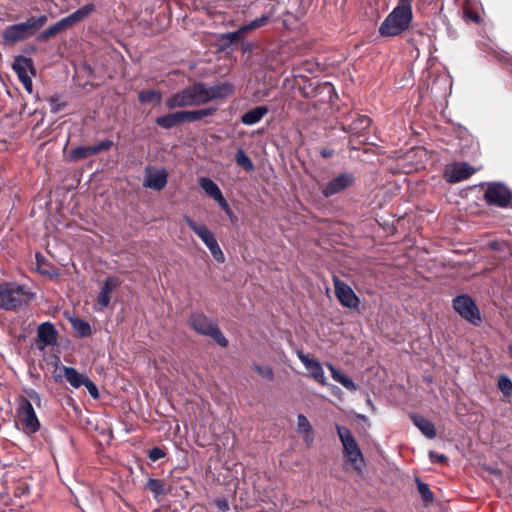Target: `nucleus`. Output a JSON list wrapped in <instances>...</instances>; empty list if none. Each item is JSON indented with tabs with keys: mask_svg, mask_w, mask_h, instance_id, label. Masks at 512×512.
Returning <instances> with one entry per match:
<instances>
[{
	"mask_svg": "<svg viewBox=\"0 0 512 512\" xmlns=\"http://www.w3.org/2000/svg\"><path fill=\"white\" fill-rule=\"evenodd\" d=\"M146 488L151 491L154 496H159L166 493L165 482L162 479L149 478L146 483Z\"/></svg>",
	"mask_w": 512,
	"mask_h": 512,
	"instance_id": "nucleus-34",
	"label": "nucleus"
},
{
	"mask_svg": "<svg viewBox=\"0 0 512 512\" xmlns=\"http://www.w3.org/2000/svg\"><path fill=\"white\" fill-rule=\"evenodd\" d=\"M51 111L57 113L61 110L62 104L58 103L56 99L50 100Z\"/></svg>",
	"mask_w": 512,
	"mask_h": 512,
	"instance_id": "nucleus-49",
	"label": "nucleus"
},
{
	"mask_svg": "<svg viewBox=\"0 0 512 512\" xmlns=\"http://www.w3.org/2000/svg\"><path fill=\"white\" fill-rule=\"evenodd\" d=\"M454 310L469 323L478 326L482 317L475 301L467 294L456 296L452 301Z\"/></svg>",
	"mask_w": 512,
	"mask_h": 512,
	"instance_id": "nucleus-8",
	"label": "nucleus"
},
{
	"mask_svg": "<svg viewBox=\"0 0 512 512\" xmlns=\"http://www.w3.org/2000/svg\"><path fill=\"white\" fill-rule=\"evenodd\" d=\"M61 371H63V376L65 377L66 381L73 387V388H79L84 383V380L87 376L84 374L79 373L75 368L68 367V366H62Z\"/></svg>",
	"mask_w": 512,
	"mask_h": 512,
	"instance_id": "nucleus-27",
	"label": "nucleus"
},
{
	"mask_svg": "<svg viewBox=\"0 0 512 512\" xmlns=\"http://www.w3.org/2000/svg\"><path fill=\"white\" fill-rule=\"evenodd\" d=\"M201 189L211 198H213L222 208H228V203L218 185L208 177H201L198 180Z\"/></svg>",
	"mask_w": 512,
	"mask_h": 512,
	"instance_id": "nucleus-20",
	"label": "nucleus"
},
{
	"mask_svg": "<svg viewBox=\"0 0 512 512\" xmlns=\"http://www.w3.org/2000/svg\"><path fill=\"white\" fill-rule=\"evenodd\" d=\"M156 124L164 129H171L177 126L180 123H184L183 116L181 111L169 113L160 117H157L155 120Z\"/></svg>",
	"mask_w": 512,
	"mask_h": 512,
	"instance_id": "nucleus-25",
	"label": "nucleus"
},
{
	"mask_svg": "<svg viewBox=\"0 0 512 512\" xmlns=\"http://www.w3.org/2000/svg\"><path fill=\"white\" fill-rule=\"evenodd\" d=\"M13 70L19 79L32 76L34 74L33 62L25 56H17L13 63Z\"/></svg>",
	"mask_w": 512,
	"mask_h": 512,
	"instance_id": "nucleus-22",
	"label": "nucleus"
},
{
	"mask_svg": "<svg viewBox=\"0 0 512 512\" xmlns=\"http://www.w3.org/2000/svg\"><path fill=\"white\" fill-rule=\"evenodd\" d=\"M213 504L222 512H227L230 509L229 502L225 497H219L214 499Z\"/></svg>",
	"mask_w": 512,
	"mask_h": 512,
	"instance_id": "nucleus-43",
	"label": "nucleus"
},
{
	"mask_svg": "<svg viewBox=\"0 0 512 512\" xmlns=\"http://www.w3.org/2000/svg\"><path fill=\"white\" fill-rule=\"evenodd\" d=\"M35 259H36L37 270L41 274L48 275V276L56 275V273L54 272L52 267H50L46 264V259L41 253H39V252L36 253Z\"/></svg>",
	"mask_w": 512,
	"mask_h": 512,
	"instance_id": "nucleus-35",
	"label": "nucleus"
},
{
	"mask_svg": "<svg viewBox=\"0 0 512 512\" xmlns=\"http://www.w3.org/2000/svg\"><path fill=\"white\" fill-rule=\"evenodd\" d=\"M398 1H399V4L407 6V5H411V2L413 0H398Z\"/></svg>",
	"mask_w": 512,
	"mask_h": 512,
	"instance_id": "nucleus-53",
	"label": "nucleus"
},
{
	"mask_svg": "<svg viewBox=\"0 0 512 512\" xmlns=\"http://www.w3.org/2000/svg\"><path fill=\"white\" fill-rule=\"evenodd\" d=\"M19 80L22 82V84L24 85L25 89L29 93H31L32 92V86H33L31 76L24 77V78H21Z\"/></svg>",
	"mask_w": 512,
	"mask_h": 512,
	"instance_id": "nucleus-48",
	"label": "nucleus"
},
{
	"mask_svg": "<svg viewBox=\"0 0 512 512\" xmlns=\"http://www.w3.org/2000/svg\"><path fill=\"white\" fill-rule=\"evenodd\" d=\"M95 10V5L92 3L85 4L80 7L67 17H64L63 20L66 23L67 27H72L75 24L85 20L93 11Z\"/></svg>",
	"mask_w": 512,
	"mask_h": 512,
	"instance_id": "nucleus-21",
	"label": "nucleus"
},
{
	"mask_svg": "<svg viewBox=\"0 0 512 512\" xmlns=\"http://www.w3.org/2000/svg\"><path fill=\"white\" fill-rule=\"evenodd\" d=\"M465 16L467 19H469L475 23L480 22V16L476 12H473V11L467 9V10H465Z\"/></svg>",
	"mask_w": 512,
	"mask_h": 512,
	"instance_id": "nucleus-46",
	"label": "nucleus"
},
{
	"mask_svg": "<svg viewBox=\"0 0 512 512\" xmlns=\"http://www.w3.org/2000/svg\"><path fill=\"white\" fill-rule=\"evenodd\" d=\"M498 388L507 397L512 395V380L506 375H500L498 378Z\"/></svg>",
	"mask_w": 512,
	"mask_h": 512,
	"instance_id": "nucleus-36",
	"label": "nucleus"
},
{
	"mask_svg": "<svg viewBox=\"0 0 512 512\" xmlns=\"http://www.w3.org/2000/svg\"><path fill=\"white\" fill-rule=\"evenodd\" d=\"M414 425L424 434L427 438L433 439L436 437V429L434 424L419 414L411 415Z\"/></svg>",
	"mask_w": 512,
	"mask_h": 512,
	"instance_id": "nucleus-23",
	"label": "nucleus"
},
{
	"mask_svg": "<svg viewBox=\"0 0 512 512\" xmlns=\"http://www.w3.org/2000/svg\"><path fill=\"white\" fill-rule=\"evenodd\" d=\"M333 284L335 295L343 307L349 309L359 308L360 299L347 283L337 277H334Z\"/></svg>",
	"mask_w": 512,
	"mask_h": 512,
	"instance_id": "nucleus-11",
	"label": "nucleus"
},
{
	"mask_svg": "<svg viewBox=\"0 0 512 512\" xmlns=\"http://www.w3.org/2000/svg\"><path fill=\"white\" fill-rule=\"evenodd\" d=\"M197 236L204 242L209 249L212 257L218 263L225 261V256L220 248L214 234L208 229V226H190Z\"/></svg>",
	"mask_w": 512,
	"mask_h": 512,
	"instance_id": "nucleus-12",
	"label": "nucleus"
},
{
	"mask_svg": "<svg viewBox=\"0 0 512 512\" xmlns=\"http://www.w3.org/2000/svg\"><path fill=\"white\" fill-rule=\"evenodd\" d=\"M297 425L300 433L310 432L313 429L307 417L303 414L297 416Z\"/></svg>",
	"mask_w": 512,
	"mask_h": 512,
	"instance_id": "nucleus-40",
	"label": "nucleus"
},
{
	"mask_svg": "<svg viewBox=\"0 0 512 512\" xmlns=\"http://www.w3.org/2000/svg\"><path fill=\"white\" fill-rule=\"evenodd\" d=\"M57 339L58 332L51 322H44L38 326L36 345L39 349L55 345Z\"/></svg>",
	"mask_w": 512,
	"mask_h": 512,
	"instance_id": "nucleus-16",
	"label": "nucleus"
},
{
	"mask_svg": "<svg viewBox=\"0 0 512 512\" xmlns=\"http://www.w3.org/2000/svg\"><path fill=\"white\" fill-rule=\"evenodd\" d=\"M322 155H323L324 157H329V156H331V155H332V152H331V151H327V150H323V151H322Z\"/></svg>",
	"mask_w": 512,
	"mask_h": 512,
	"instance_id": "nucleus-54",
	"label": "nucleus"
},
{
	"mask_svg": "<svg viewBox=\"0 0 512 512\" xmlns=\"http://www.w3.org/2000/svg\"><path fill=\"white\" fill-rule=\"evenodd\" d=\"M252 369L257 373L259 374L262 378L266 379V380H273L274 379V372H273V369L272 367L270 366H260L258 364H254L252 366Z\"/></svg>",
	"mask_w": 512,
	"mask_h": 512,
	"instance_id": "nucleus-38",
	"label": "nucleus"
},
{
	"mask_svg": "<svg viewBox=\"0 0 512 512\" xmlns=\"http://www.w3.org/2000/svg\"><path fill=\"white\" fill-rule=\"evenodd\" d=\"M202 105L212 100L226 98L234 91L232 83L225 81L212 86L199 82Z\"/></svg>",
	"mask_w": 512,
	"mask_h": 512,
	"instance_id": "nucleus-10",
	"label": "nucleus"
},
{
	"mask_svg": "<svg viewBox=\"0 0 512 512\" xmlns=\"http://www.w3.org/2000/svg\"><path fill=\"white\" fill-rule=\"evenodd\" d=\"M67 28L68 27H67L66 23L64 22V20L62 18L59 21H57L56 23H54L51 26H49L43 32H41L38 35V40L39 41H46V40L52 38L53 36H55L56 34H58L59 32L67 29Z\"/></svg>",
	"mask_w": 512,
	"mask_h": 512,
	"instance_id": "nucleus-29",
	"label": "nucleus"
},
{
	"mask_svg": "<svg viewBox=\"0 0 512 512\" xmlns=\"http://www.w3.org/2000/svg\"><path fill=\"white\" fill-rule=\"evenodd\" d=\"M70 323L72 328L76 331L77 335L81 338L89 337L92 334V329L90 324L80 318L73 317L70 318Z\"/></svg>",
	"mask_w": 512,
	"mask_h": 512,
	"instance_id": "nucleus-30",
	"label": "nucleus"
},
{
	"mask_svg": "<svg viewBox=\"0 0 512 512\" xmlns=\"http://www.w3.org/2000/svg\"><path fill=\"white\" fill-rule=\"evenodd\" d=\"M268 111L266 106H257L244 113L241 116V122L247 126L257 124L267 115Z\"/></svg>",
	"mask_w": 512,
	"mask_h": 512,
	"instance_id": "nucleus-24",
	"label": "nucleus"
},
{
	"mask_svg": "<svg viewBox=\"0 0 512 512\" xmlns=\"http://www.w3.org/2000/svg\"><path fill=\"white\" fill-rule=\"evenodd\" d=\"M429 458L432 462L438 464H445L448 462V458L444 454H438L435 451L429 452Z\"/></svg>",
	"mask_w": 512,
	"mask_h": 512,
	"instance_id": "nucleus-44",
	"label": "nucleus"
},
{
	"mask_svg": "<svg viewBox=\"0 0 512 512\" xmlns=\"http://www.w3.org/2000/svg\"><path fill=\"white\" fill-rule=\"evenodd\" d=\"M28 396H29V397H30V398H31V399H32V400H33L37 405H39V404H40V400H41V399H40L39 394H38L36 391H34V390H30V391L28 392Z\"/></svg>",
	"mask_w": 512,
	"mask_h": 512,
	"instance_id": "nucleus-50",
	"label": "nucleus"
},
{
	"mask_svg": "<svg viewBox=\"0 0 512 512\" xmlns=\"http://www.w3.org/2000/svg\"><path fill=\"white\" fill-rule=\"evenodd\" d=\"M216 109L214 108H205L201 110H195V111H181L183 116L184 122H195L199 121L205 117L211 116L214 114Z\"/></svg>",
	"mask_w": 512,
	"mask_h": 512,
	"instance_id": "nucleus-28",
	"label": "nucleus"
},
{
	"mask_svg": "<svg viewBox=\"0 0 512 512\" xmlns=\"http://www.w3.org/2000/svg\"><path fill=\"white\" fill-rule=\"evenodd\" d=\"M245 33H246L245 31H241V27H240L237 31L223 34L221 36V39L224 40L227 44H232V43L238 41L239 39H241L242 35Z\"/></svg>",
	"mask_w": 512,
	"mask_h": 512,
	"instance_id": "nucleus-39",
	"label": "nucleus"
},
{
	"mask_svg": "<svg viewBox=\"0 0 512 512\" xmlns=\"http://www.w3.org/2000/svg\"><path fill=\"white\" fill-rule=\"evenodd\" d=\"M236 163L246 171H253L254 164L242 148H238L235 154Z\"/></svg>",
	"mask_w": 512,
	"mask_h": 512,
	"instance_id": "nucleus-33",
	"label": "nucleus"
},
{
	"mask_svg": "<svg viewBox=\"0 0 512 512\" xmlns=\"http://www.w3.org/2000/svg\"><path fill=\"white\" fill-rule=\"evenodd\" d=\"M268 20H269V16L262 15L256 19H254L253 21H251L249 24L243 25L241 27V31H245L247 33L254 29L260 28L263 25H265L268 22Z\"/></svg>",
	"mask_w": 512,
	"mask_h": 512,
	"instance_id": "nucleus-37",
	"label": "nucleus"
},
{
	"mask_svg": "<svg viewBox=\"0 0 512 512\" xmlns=\"http://www.w3.org/2000/svg\"><path fill=\"white\" fill-rule=\"evenodd\" d=\"M412 6L398 4L379 27L382 36L394 37L407 30L412 22Z\"/></svg>",
	"mask_w": 512,
	"mask_h": 512,
	"instance_id": "nucleus-1",
	"label": "nucleus"
},
{
	"mask_svg": "<svg viewBox=\"0 0 512 512\" xmlns=\"http://www.w3.org/2000/svg\"><path fill=\"white\" fill-rule=\"evenodd\" d=\"M165 456H166V452L160 447H153L148 452V458L153 462H156V461L164 458Z\"/></svg>",
	"mask_w": 512,
	"mask_h": 512,
	"instance_id": "nucleus-42",
	"label": "nucleus"
},
{
	"mask_svg": "<svg viewBox=\"0 0 512 512\" xmlns=\"http://www.w3.org/2000/svg\"><path fill=\"white\" fill-rule=\"evenodd\" d=\"M190 327L198 334L211 337L218 345L226 348L228 339L224 336L218 325L203 313H192L188 319Z\"/></svg>",
	"mask_w": 512,
	"mask_h": 512,
	"instance_id": "nucleus-4",
	"label": "nucleus"
},
{
	"mask_svg": "<svg viewBox=\"0 0 512 512\" xmlns=\"http://www.w3.org/2000/svg\"><path fill=\"white\" fill-rule=\"evenodd\" d=\"M336 430L347 461L353 465L355 471L361 473L364 466V456L352 432L347 427L338 424Z\"/></svg>",
	"mask_w": 512,
	"mask_h": 512,
	"instance_id": "nucleus-5",
	"label": "nucleus"
},
{
	"mask_svg": "<svg viewBox=\"0 0 512 512\" xmlns=\"http://www.w3.org/2000/svg\"><path fill=\"white\" fill-rule=\"evenodd\" d=\"M168 181V172L165 168L147 166L144 171L143 186L155 191L162 190Z\"/></svg>",
	"mask_w": 512,
	"mask_h": 512,
	"instance_id": "nucleus-14",
	"label": "nucleus"
},
{
	"mask_svg": "<svg viewBox=\"0 0 512 512\" xmlns=\"http://www.w3.org/2000/svg\"><path fill=\"white\" fill-rule=\"evenodd\" d=\"M303 441L307 446H311L314 441L313 429L310 432H303Z\"/></svg>",
	"mask_w": 512,
	"mask_h": 512,
	"instance_id": "nucleus-45",
	"label": "nucleus"
},
{
	"mask_svg": "<svg viewBox=\"0 0 512 512\" xmlns=\"http://www.w3.org/2000/svg\"><path fill=\"white\" fill-rule=\"evenodd\" d=\"M138 99L142 104L155 103L160 104L162 100V95L159 91L150 89V90H142L138 94Z\"/></svg>",
	"mask_w": 512,
	"mask_h": 512,
	"instance_id": "nucleus-31",
	"label": "nucleus"
},
{
	"mask_svg": "<svg viewBox=\"0 0 512 512\" xmlns=\"http://www.w3.org/2000/svg\"><path fill=\"white\" fill-rule=\"evenodd\" d=\"M297 356L299 360L304 364V366L310 371L311 376L321 385H326V377L324 374V370L319 361L315 359H310L307 355L303 353V351H297Z\"/></svg>",
	"mask_w": 512,
	"mask_h": 512,
	"instance_id": "nucleus-19",
	"label": "nucleus"
},
{
	"mask_svg": "<svg viewBox=\"0 0 512 512\" xmlns=\"http://www.w3.org/2000/svg\"><path fill=\"white\" fill-rule=\"evenodd\" d=\"M326 366L331 371L332 378L340 383L343 387H345L347 390L354 392L358 389L357 385L354 383V381L348 377L347 375L340 372L338 369H336L332 364L327 363Z\"/></svg>",
	"mask_w": 512,
	"mask_h": 512,
	"instance_id": "nucleus-26",
	"label": "nucleus"
},
{
	"mask_svg": "<svg viewBox=\"0 0 512 512\" xmlns=\"http://www.w3.org/2000/svg\"><path fill=\"white\" fill-rule=\"evenodd\" d=\"M17 403V419L22 426L23 432L28 435L35 434L40 430V421L35 413L32 403L24 396H19Z\"/></svg>",
	"mask_w": 512,
	"mask_h": 512,
	"instance_id": "nucleus-7",
	"label": "nucleus"
},
{
	"mask_svg": "<svg viewBox=\"0 0 512 512\" xmlns=\"http://www.w3.org/2000/svg\"><path fill=\"white\" fill-rule=\"evenodd\" d=\"M484 200L489 205L506 208L512 200L510 189L501 182H489L486 184Z\"/></svg>",
	"mask_w": 512,
	"mask_h": 512,
	"instance_id": "nucleus-9",
	"label": "nucleus"
},
{
	"mask_svg": "<svg viewBox=\"0 0 512 512\" xmlns=\"http://www.w3.org/2000/svg\"><path fill=\"white\" fill-rule=\"evenodd\" d=\"M354 183L355 177L353 174L341 173L322 186L321 193L324 197L329 198L353 186Z\"/></svg>",
	"mask_w": 512,
	"mask_h": 512,
	"instance_id": "nucleus-13",
	"label": "nucleus"
},
{
	"mask_svg": "<svg viewBox=\"0 0 512 512\" xmlns=\"http://www.w3.org/2000/svg\"><path fill=\"white\" fill-rule=\"evenodd\" d=\"M474 172L475 169L468 163H457L447 168L445 175L448 182L457 183L468 179Z\"/></svg>",
	"mask_w": 512,
	"mask_h": 512,
	"instance_id": "nucleus-18",
	"label": "nucleus"
},
{
	"mask_svg": "<svg viewBox=\"0 0 512 512\" xmlns=\"http://www.w3.org/2000/svg\"><path fill=\"white\" fill-rule=\"evenodd\" d=\"M418 492L421 496L422 501L425 505L430 504L434 500V493L431 491L429 486L424 483L419 477L415 478Z\"/></svg>",
	"mask_w": 512,
	"mask_h": 512,
	"instance_id": "nucleus-32",
	"label": "nucleus"
},
{
	"mask_svg": "<svg viewBox=\"0 0 512 512\" xmlns=\"http://www.w3.org/2000/svg\"><path fill=\"white\" fill-rule=\"evenodd\" d=\"M112 146L113 142L111 140H104L99 142L98 144L87 147L79 146L71 150L69 158L71 161H80L92 155H96L101 151L109 150Z\"/></svg>",
	"mask_w": 512,
	"mask_h": 512,
	"instance_id": "nucleus-15",
	"label": "nucleus"
},
{
	"mask_svg": "<svg viewBox=\"0 0 512 512\" xmlns=\"http://www.w3.org/2000/svg\"><path fill=\"white\" fill-rule=\"evenodd\" d=\"M202 105L199 82L185 87L165 100L168 109Z\"/></svg>",
	"mask_w": 512,
	"mask_h": 512,
	"instance_id": "nucleus-6",
	"label": "nucleus"
},
{
	"mask_svg": "<svg viewBox=\"0 0 512 512\" xmlns=\"http://www.w3.org/2000/svg\"><path fill=\"white\" fill-rule=\"evenodd\" d=\"M47 21L48 17L46 15L30 17L25 22L6 27L2 32V38L7 44L24 41L33 36Z\"/></svg>",
	"mask_w": 512,
	"mask_h": 512,
	"instance_id": "nucleus-3",
	"label": "nucleus"
},
{
	"mask_svg": "<svg viewBox=\"0 0 512 512\" xmlns=\"http://www.w3.org/2000/svg\"><path fill=\"white\" fill-rule=\"evenodd\" d=\"M82 386L86 387L87 391L89 392L90 396L93 399H98L99 398V391H98L97 386L88 377L85 378L84 383L82 384Z\"/></svg>",
	"mask_w": 512,
	"mask_h": 512,
	"instance_id": "nucleus-41",
	"label": "nucleus"
},
{
	"mask_svg": "<svg viewBox=\"0 0 512 512\" xmlns=\"http://www.w3.org/2000/svg\"><path fill=\"white\" fill-rule=\"evenodd\" d=\"M360 121H361V124H362V128L368 127L370 125V122H371L370 119L368 117H366V116L362 117L360 119Z\"/></svg>",
	"mask_w": 512,
	"mask_h": 512,
	"instance_id": "nucleus-51",
	"label": "nucleus"
},
{
	"mask_svg": "<svg viewBox=\"0 0 512 512\" xmlns=\"http://www.w3.org/2000/svg\"><path fill=\"white\" fill-rule=\"evenodd\" d=\"M19 80L22 82V84L24 85L25 89L29 93H31L32 92V86H33L31 76L24 77V78H21Z\"/></svg>",
	"mask_w": 512,
	"mask_h": 512,
	"instance_id": "nucleus-47",
	"label": "nucleus"
},
{
	"mask_svg": "<svg viewBox=\"0 0 512 512\" xmlns=\"http://www.w3.org/2000/svg\"><path fill=\"white\" fill-rule=\"evenodd\" d=\"M500 243L497 242V241H492L489 243V247L492 249V250H498L500 249Z\"/></svg>",
	"mask_w": 512,
	"mask_h": 512,
	"instance_id": "nucleus-52",
	"label": "nucleus"
},
{
	"mask_svg": "<svg viewBox=\"0 0 512 512\" xmlns=\"http://www.w3.org/2000/svg\"><path fill=\"white\" fill-rule=\"evenodd\" d=\"M508 352H509L510 356L512 357V345L508 346Z\"/></svg>",
	"mask_w": 512,
	"mask_h": 512,
	"instance_id": "nucleus-55",
	"label": "nucleus"
},
{
	"mask_svg": "<svg viewBox=\"0 0 512 512\" xmlns=\"http://www.w3.org/2000/svg\"><path fill=\"white\" fill-rule=\"evenodd\" d=\"M122 284V281L115 276H109L104 281V284L97 297L96 305L100 310L108 307L111 300V294Z\"/></svg>",
	"mask_w": 512,
	"mask_h": 512,
	"instance_id": "nucleus-17",
	"label": "nucleus"
},
{
	"mask_svg": "<svg viewBox=\"0 0 512 512\" xmlns=\"http://www.w3.org/2000/svg\"><path fill=\"white\" fill-rule=\"evenodd\" d=\"M33 294L24 285L13 282L0 283V308L16 311L27 305Z\"/></svg>",
	"mask_w": 512,
	"mask_h": 512,
	"instance_id": "nucleus-2",
	"label": "nucleus"
}]
</instances>
